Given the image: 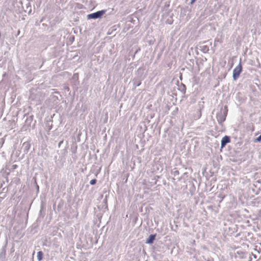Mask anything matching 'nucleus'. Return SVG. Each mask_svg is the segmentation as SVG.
<instances>
[{
    "label": "nucleus",
    "mask_w": 261,
    "mask_h": 261,
    "mask_svg": "<svg viewBox=\"0 0 261 261\" xmlns=\"http://www.w3.org/2000/svg\"><path fill=\"white\" fill-rule=\"evenodd\" d=\"M242 71V66L240 62L233 70V77L234 80H236L238 78Z\"/></svg>",
    "instance_id": "obj_1"
},
{
    "label": "nucleus",
    "mask_w": 261,
    "mask_h": 261,
    "mask_svg": "<svg viewBox=\"0 0 261 261\" xmlns=\"http://www.w3.org/2000/svg\"><path fill=\"white\" fill-rule=\"evenodd\" d=\"M105 13V11H99L95 13H93L88 15V18L89 19L93 18L95 19L97 18L100 17L104 13Z\"/></svg>",
    "instance_id": "obj_2"
},
{
    "label": "nucleus",
    "mask_w": 261,
    "mask_h": 261,
    "mask_svg": "<svg viewBox=\"0 0 261 261\" xmlns=\"http://www.w3.org/2000/svg\"><path fill=\"white\" fill-rule=\"evenodd\" d=\"M230 142V139L229 136H225L222 138L221 140V148H223L225 146L226 144Z\"/></svg>",
    "instance_id": "obj_3"
},
{
    "label": "nucleus",
    "mask_w": 261,
    "mask_h": 261,
    "mask_svg": "<svg viewBox=\"0 0 261 261\" xmlns=\"http://www.w3.org/2000/svg\"><path fill=\"white\" fill-rule=\"evenodd\" d=\"M155 236L156 234H151L146 240V243L147 244H152L155 240Z\"/></svg>",
    "instance_id": "obj_4"
},
{
    "label": "nucleus",
    "mask_w": 261,
    "mask_h": 261,
    "mask_svg": "<svg viewBox=\"0 0 261 261\" xmlns=\"http://www.w3.org/2000/svg\"><path fill=\"white\" fill-rule=\"evenodd\" d=\"M226 119V116H218L217 119L219 123H222Z\"/></svg>",
    "instance_id": "obj_5"
},
{
    "label": "nucleus",
    "mask_w": 261,
    "mask_h": 261,
    "mask_svg": "<svg viewBox=\"0 0 261 261\" xmlns=\"http://www.w3.org/2000/svg\"><path fill=\"white\" fill-rule=\"evenodd\" d=\"M23 146H24L25 150L28 151L30 148V144L29 142H24Z\"/></svg>",
    "instance_id": "obj_6"
},
{
    "label": "nucleus",
    "mask_w": 261,
    "mask_h": 261,
    "mask_svg": "<svg viewBox=\"0 0 261 261\" xmlns=\"http://www.w3.org/2000/svg\"><path fill=\"white\" fill-rule=\"evenodd\" d=\"M43 255V252L42 251L38 252V253H37V258H38V260L40 261V260H41L42 259Z\"/></svg>",
    "instance_id": "obj_7"
},
{
    "label": "nucleus",
    "mask_w": 261,
    "mask_h": 261,
    "mask_svg": "<svg viewBox=\"0 0 261 261\" xmlns=\"http://www.w3.org/2000/svg\"><path fill=\"white\" fill-rule=\"evenodd\" d=\"M96 179H92L90 180V183L91 185H94L96 184Z\"/></svg>",
    "instance_id": "obj_8"
},
{
    "label": "nucleus",
    "mask_w": 261,
    "mask_h": 261,
    "mask_svg": "<svg viewBox=\"0 0 261 261\" xmlns=\"http://www.w3.org/2000/svg\"><path fill=\"white\" fill-rule=\"evenodd\" d=\"M255 141L258 142H261V135L255 139Z\"/></svg>",
    "instance_id": "obj_9"
},
{
    "label": "nucleus",
    "mask_w": 261,
    "mask_h": 261,
    "mask_svg": "<svg viewBox=\"0 0 261 261\" xmlns=\"http://www.w3.org/2000/svg\"><path fill=\"white\" fill-rule=\"evenodd\" d=\"M196 0H192L191 2V4H193V3H194L195 2Z\"/></svg>",
    "instance_id": "obj_10"
},
{
    "label": "nucleus",
    "mask_w": 261,
    "mask_h": 261,
    "mask_svg": "<svg viewBox=\"0 0 261 261\" xmlns=\"http://www.w3.org/2000/svg\"><path fill=\"white\" fill-rule=\"evenodd\" d=\"M140 84H141V82H139V83L137 84V86H139Z\"/></svg>",
    "instance_id": "obj_11"
}]
</instances>
